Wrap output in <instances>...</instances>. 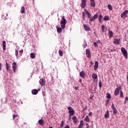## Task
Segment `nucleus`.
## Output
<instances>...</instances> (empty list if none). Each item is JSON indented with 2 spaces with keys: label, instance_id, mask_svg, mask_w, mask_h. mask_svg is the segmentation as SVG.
I'll return each mask as SVG.
<instances>
[{
  "label": "nucleus",
  "instance_id": "1",
  "mask_svg": "<svg viewBox=\"0 0 128 128\" xmlns=\"http://www.w3.org/2000/svg\"><path fill=\"white\" fill-rule=\"evenodd\" d=\"M60 24H61L62 28L64 29L66 28V18H64V16H62V20Z\"/></svg>",
  "mask_w": 128,
  "mask_h": 128
},
{
  "label": "nucleus",
  "instance_id": "2",
  "mask_svg": "<svg viewBox=\"0 0 128 128\" xmlns=\"http://www.w3.org/2000/svg\"><path fill=\"white\" fill-rule=\"evenodd\" d=\"M121 52L126 60L128 59V51L126 50V48L122 47L121 48Z\"/></svg>",
  "mask_w": 128,
  "mask_h": 128
},
{
  "label": "nucleus",
  "instance_id": "3",
  "mask_svg": "<svg viewBox=\"0 0 128 128\" xmlns=\"http://www.w3.org/2000/svg\"><path fill=\"white\" fill-rule=\"evenodd\" d=\"M122 90V86H120L118 88H116L114 92V95L116 96L120 94V92Z\"/></svg>",
  "mask_w": 128,
  "mask_h": 128
},
{
  "label": "nucleus",
  "instance_id": "4",
  "mask_svg": "<svg viewBox=\"0 0 128 128\" xmlns=\"http://www.w3.org/2000/svg\"><path fill=\"white\" fill-rule=\"evenodd\" d=\"M128 10H125L124 12H123L120 14L121 18H128Z\"/></svg>",
  "mask_w": 128,
  "mask_h": 128
},
{
  "label": "nucleus",
  "instance_id": "5",
  "mask_svg": "<svg viewBox=\"0 0 128 128\" xmlns=\"http://www.w3.org/2000/svg\"><path fill=\"white\" fill-rule=\"evenodd\" d=\"M86 54L88 58H92V54L90 53V49L86 50Z\"/></svg>",
  "mask_w": 128,
  "mask_h": 128
},
{
  "label": "nucleus",
  "instance_id": "6",
  "mask_svg": "<svg viewBox=\"0 0 128 128\" xmlns=\"http://www.w3.org/2000/svg\"><path fill=\"white\" fill-rule=\"evenodd\" d=\"M12 68L14 72H16V70L18 68V66H16V63L14 62L12 64Z\"/></svg>",
  "mask_w": 128,
  "mask_h": 128
},
{
  "label": "nucleus",
  "instance_id": "7",
  "mask_svg": "<svg viewBox=\"0 0 128 128\" xmlns=\"http://www.w3.org/2000/svg\"><path fill=\"white\" fill-rule=\"evenodd\" d=\"M86 6V0H82L80 6L82 8H84Z\"/></svg>",
  "mask_w": 128,
  "mask_h": 128
},
{
  "label": "nucleus",
  "instance_id": "8",
  "mask_svg": "<svg viewBox=\"0 0 128 128\" xmlns=\"http://www.w3.org/2000/svg\"><path fill=\"white\" fill-rule=\"evenodd\" d=\"M92 78H93V81L94 82H98V75L96 74H92Z\"/></svg>",
  "mask_w": 128,
  "mask_h": 128
},
{
  "label": "nucleus",
  "instance_id": "9",
  "mask_svg": "<svg viewBox=\"0 0 128 128\" xmlns=\"http://www.w3.org/2000/svg\"><path fill=\"white\" fill-rule=\"evenodd\" d=\"M98 18V14H95L94 16L90 18V22H94L96 18Z\"/></svg>",
  "mask_w": 128,
  "mask_h": 128
},
{
  "label": "nucleus",
  "instance_id": "10",
  "mask_svg": "<svg viewBox=\"0 0 128 128\" xmlns=\"http://www.w3.org/2000/svg\"><path fill=\"white\" fill-rule=\"evenodd\" d=\"M113 42L115 44H120V38H115L114 39Z\"/></svg>",
  "mask_w": 128,
  "mask_h": 128
},
{
  "label": "nucleus",
  "instance_id": "11",
  "mask_svg": "<svg viewBox=\"0 0 128 128\" xmlns=\"http://www.w3.org/2000/svg\"><path fill=\"white\" fill-rule=\"evenodd\" d=\"M39 83L42 86H44V84L46 83V80H44V78H42L40 80Z\"/></svg>",
  "mask_w": 128,
  "mask_h": 128
},
{
  "label": "nucleus",
  "instance_id": "12",
  "mask_svg": "<svg viewBox=\"0 0 128 128\" xmlns=\"http://www.w3.org/2000/svg\"><path fill=\"white\" fill-rule=\"evenodd\" d=\"M83 26L84 28V30H85L86 32H89V30H90V28L88 26V25H86V24H84Z\"/></svg>",
  "mask_w": 128,
  "mask_h": 128
},
{
  "label": "nucleus",
  "instance_id": "13",
  "mask_svg": "<svg viewBox=\"0 0 128 128\" xmlns=\"http://www.w3.org/2000/svg\"><path fill=\"white\" fill-rule=\"evenodd\" d=\"M80 76L82 78H86V73H84V72L82 71L80 72Z\"/></svg>",
  "mask_w": 128,
  "mask_h": 128
},
{
  "label": "nucleus",
  "instance_id": "14",
  "mask_svg": "<svg viewBox=\"0 0 128 128\" xmlns=\"http://www.w3.org/2000/svg\"><path fill=\"white\" fill-rule=\"evenodd\" d=\"M90 6L92 8H94V6H96V2H94V0H90Z\"/></svg>",
  "mask_w": 128,
  "mask_h": 128
},
{
  "label": "nucleus",
  "instance_id": "15",
  "mask_svg": "<svg viewBox=\"0 0 128 128\" xmlns=\"http://www.w3.org/2000/svg\"><path fill=\"white\" fill-rule=\"evenodd\" d=\"M84 10H85V12L86 13V14L88 16V18H90L92 16V14H90V12H88V10L85 9Z\"/></svg>",
  "mask_w": 128,
  "mask_h": 128
},
{
  "label": "nucleus",
  "instance_id": "16",
  "mask_svg": "<svg viewBox=\"0 0 128 128\" xmlns=\"http://www.w3.org/2000/svg\"><path fill=\"white\" fill-rule=\"evenodd\" d=\"M32 94H34V95L38 94V90L36 89H34V90H32Z\"/></svg>",
  "mask_w": 128,
  "mask_h": 128
},
{
  "label": "nucleus",
  "instance_id": "17",
  "mask_svg": "<svg viewBox=\"0 0 128 128\" xmlns=\"http://www.w3.org/2000/svg\"><path fill=\"white\" fill-rule=\"evenodd\" d=\"M98 68V61H96L94 66V70H96Z\"/></svg>",
  "mask_w": 128,
  "mask_h": 128
},
{
  "label": "nucleus",
  "instance_id": "18",
  "mask_svg": "<svg viewBox=\"0 0 128 128\" xmlns=\"http://www.w3.org/2000/svg\"><path fill=\"white\" fill-rule=\"evenodd\" d=\"M108 34L109 36V38H112L114 36V33L112 31H108Z\"/></svg>",
  "mask_w": 128,
  "mask_h": 128
},
{
  "label": "nucleus",
  "instance_id": "19",
  "mask_svg": "<svg viewBox=\"0 0 128 128\" xmlns=\"http://www.w3.org/2000/svg\"><path fill=\"white\" fill-rule=\"evenodd\" d=\"M72 120L73 121V122L74 124H76V122H78V120L76 119V116H74L72 118Z\"/></svg>",
  "mask_w": 128,
  "mask_h": 128
},
{
  "label": "nucleus",
  "instance_id": "20",
  "mask_svg": "<svg viewBox=\"0 0 128 128\" xmlns=\"http://www.w3.org/2000/svg\"><path fill=\"white\" fill-rule=\"evenodd\" d=\"M104 118H110V114L108 110L104 114Z\"/></svg>",
  "mask_w": 128,
  "mask_h": 128
},
{
  "label": "nucleus",
  "instance_id": "21",
  "mask_svg": "<svg viewBox=\"0 0 128 128\" xmlns=\"http://www.w3.org/2000/svg\"><path fill=\"white\" fill-rule=\"evenodd\" d=\"M84 126V121L82 120L80 121V124L78 126V128H82Z\"/></svg>",
  "mask_w": 128,
  "mask_h": 128
},
{
  "label": "nucleus",
  "instance_id": "22",
  "mask_svg": "<svg viewBox=\"0 0 128 128\" xmlns=\"http://www.w3.org/2000/svg\"><path fill=\"white\" fill-rule=\"evenodd\" d=\"M112 110H113V113L114 114H118V110H116V107H113Z\"/></svg>",
  "mask_w": 128,
  "mask_h": 128
},
{
  "label": "nucleus",
  "instance_id": "23",
  "mask_svg": "<svg viewBox=\"0 0 128 128\" xmlns=\"http://www.w3.org/2000/svg\"><path fill=\"white\" fill-rule=\"evenodd\" d=\"M2 46H3V50H6V41L2 42Z\"/></svg>",
  "mask_w": 128,
  "mask_h": 128
},
{
  "label": "nucleus",
  "instance_id": "24",
  "mask_svg": "<svg viewBox=\"0 0 128 128\" xmlns=\"http://www.w3.org/2000/svg\"><path fill=\"white\" fill-rule=\"evenodd\" d=\"M38 122L40 126H44V120L42 119L39 120Z\"/></svg>",
  "mask_w": 128,
  "mask_h": 128
},
{
  "label": "nucleus",
  "instance_id": "25",
  "mask_svg": "<svg viewBox=\"0 0 128 128\" xmlns=\"http://www.w3.org/2000/svg\"><path fill=\"white\" fill-rule=\"evenodd\" d=\"M62 30V28L60 27L57 28V32H58V34H60Z\"/></svg>",
  "mask_w": 128,
  "mask_h": 128
},
{
  "label": "nucleus",
  "instance_id": "26",
  "mask_svg": "<svg viewBox=\"0 0 128 128\" xmlns=\"http://www.w3.org/2000/svg\"><path fill=\"white\" fill-rule=\"evenodd\" d=\"M98 20H99V22H102V14H100L99 16H98Z\"/></svg>",
  "mask_w": 128,
  "mask_h": 128
},
{
  "label": "nucleus",
  "instance_id": "27",
  "mask_svg": "<svg viewBox=\"0 0 128 128\" xmlns=\"http://www.w3.org/2000/svg\"><path fill=\"white\" fill-rule=\"evenodd\" d=\"M10 64H8V62H6V70L7 72H8L10 70Z\"/></svg>",
  "mask_w": 128,
  "mask_h": 128
},
{
  "label": "nucleus",
  "instance_id": "28",
  "mask_svg": "<svg viewBox=\"0 0 128 128\" xmlns=\"http://www.w3.org/2000/svg\"><path fill=\"white\" fill-rule=\"evenodd\" d=\"M68 113L70 116H74V110H68Z\"/></svg>",
  "mask_w": 128,
  "mask_h": 128
},
{
  "label": "nucleus",
  "instance_id": "29",
  "mask_svg": "<svg viewBox=\"0 0 128 128\" xmlns=\"http://www.w3.org/2000/svg\"><path fill=\"white\" fill-rule=\"evenodd\" d=\"M84 120L86 122H90V118H88V116H86Z\"/></svg>",
  "mask_w": 128,
  "mask_h": 128
},
{
  "label": "nucleus",
  "instance_id": "30",
  "mask_svg": "<svg viewBox=\"0 0 128 128\" xmlns=\"http://www.w3.org/2000/svg\"><path fill=\"white\" fill-rule=\"evenodd\" d=\"M58 54L60 56H64V52L61 50H58Z\"/></svg>",
  "mask_w": 128,
  "mask_h": 128
},
{
  "label": "nucleus",
  "instance_id": "31",
  "mask_svg": "<svg viewBox=\"0 0 128 128\" xmlns=\"http://www.w3.org/2000/svg\"><path fill=\"white\" fill-rule=\"evenodd\" d=\"M30 56L31 58H36V54H34V53H31L30 54Z\"/></svg>",
  "mask_w": 128,
  "mask_h": 128
},
{
  "label": "nucleus",
  "instance_id": "32",
  "mask_svg": "<svg viewBox=\"0 0 128 128\" xmlns=\"http://www.w3.org/2000/svg\"><path fill=\"white\" fill-rule=\"evenodd\" d=\"M108 8L110 10H112V6L110 4H108Z\"/></svg>",
  "mask_w": 128,
  "mask_h": 128
},
{
  "label": "nucleus",
  "instance_id": "33",
  "mask_svg": "<svg viewBox=\"0 0 128 128\" xmlns=\"http://www.w3.org/2000/svg\"><path fill=\"white\" fill-rule=\"evenodd\" d=\"M64 120H62L61 122V124H60V128H62L64 127Z\"/></svg>",
  "mask_w": 128,
  "mask_h": 128
},
{
  "label": "nucleus",
  "instance_id": "34",
  "mask_svg": "<svg viewBox=\"0 0 128 128\" xmlns=\"http://www.w3.org/2000/svg\"><path fill=\"white\" fill-rule=\"evenodd\" d=\"M101 28H102V32H104V28H105L104 25V24L102 25Z\"/></svg>",
  "mask_w": 128,
  "mask_h": 128
},
{
  "label": "nucleus",
  "instance_id": "35",
  "mask_svg": "<svg viewBox=\"0 0 128 128\" xmlns=\"http://www.w3.org/2000/svg\"><path fill=\"white\" fill-rule=\"evenodd\" d=\"M20 12H21L22 14H24V6L22 7Z\"/></svg>",
  "mask_w": 128,
  "mask_h": 128
},
{
  "label": "nucleus",
  "instance_id": "36",
  "mask_svg": "<svg viewBox=\"0 0 128 128\" xmlns=\"http://www.w3.org/2000/svg\"><path fill=\"white\" fill-rule=\"evenodd\" d=\"M104 20H110V18L108 16H105L104 18Z\"/></svg>",
  "mask_w": 128,
  "mask_h": 128
},
{
  "label": "nucleus",
  "instance_id": "37",
  "mask_svg": "<svg viewBox=\"0 0 128 128\" xmlns=\"http://www.w3.org/2000/svg\"><path fill=\"white\" fill-rule=\"evenodd\" d=\"M107 98H109L110 100L112 98V96H110V94H108L106 96Z\"/></svg>",
  "mask_w": 128,
  "mask_h": 128
},
{
  "label": "nucleus",
  "instance_id": "38",
  "mask_svg": "<svg viewBox=\"0 0 128 128\" xmlns=\"http://www.w3.org/2000/svg\"><path fill=\"white\" fill-rule=\"evenodd\" d=\"M15 56H18V50H15Z\"/></svg>",
  "mask_w": 128,
  "mask_h": 128
},
{
  "label": "nucleus",
  "instance_id": "39",
  "mask_svg": "<svg viewBox=\"0 0 128 128\" xmlns=\"http://www.w3.org/2000/svg\"><path fill=\"white\" fill-rule=\"evenodd\" d=\"M82 16L83 20H85L84 16H86V14H84V12H82Z\"/></svg>",
  "mask_w": 128,
  "mask_h": 128
},
{
  "label": "nucleus",
  "instance_id": "40",
  "mask_svg": "<svg viewBox=\"0 0 128 128\" xmlns=\"http://www.w3.org/2000/svg\"><path fill=\"white\" fill-rule=\"evenodd\" d=\"M12 118H13V120H14L16 118H18V116L14 114Z\"/></svg>",
  "mask_w": 128,
  "mask_h": 128
},
{
  "label": "nucleus",
  "instance_id": "41",
  "mask_svg": "<svg viewBox=\"0 0 128 128\" xmlns=\"http://www.w3.org/2000/svg\"><path fill=\"white\" fill-rule=\"evenodd\" d=\"M124 96V93L122 92V91H120V97L122 98Z\"/></svg>",
  "mask_w": 128,
  "mask_h": 128
},
{
  "label": "nucleus",
  "instance_id": "42",
  "mask_svg": "<svg viewBox=\"0 0 128 128\" xmlns=\"http://www.w3.org/2000/svg\"><path fill=\"white\" fill-rule=\"evenodd\" d=\"M68 110H74V108H72V106H69L68 107Z\"/></svg>",
  "mask_w": 128,
  "mask_h": 128
},
{
  "label": "nucleus",
  "instance_id": "43",
  "mask_svg": "<svg viewBox=\"0 0 128 128\" xmlns=\"http://www.w3.org/2000/svg\"><path fill=\"white\" fill-rule=\"evenodd\" d=\"M68 110H74V108H72V106H69L68 107Z\"/></svg>",
  "mask_w": 128,
  "mask_h": 128
},
{
  "label": "nucleus",
  "instance_id": "44",
  "mask_svg": "<svg viewBox=\"0 0 128 128\" xmlns=\"http://www.w3.org/2000/svg\"><path fill=\"white\" fill-rule=\"evenodd\" d=\"M20 56H22V52H24V50L22 49L20 50Z\"/></svg>",
  "mask_w": 128,
  "mask_h": 128
},
{
  "label": "nucleus",
  "instance_id": "45",
  "mask_svg": "<svg viewBox=\"0 0 128 128\" xmlns=\"http://www.w3.org/2000/svg\"><path fill=\"white\" fill-rule=\"evenodd\" d=\"M98 86H99V88H102V81H100L99 84H98Z\"/></svg>",
  "mask_w": 128,
  "mask_h": 128
},
{
  "label": "nucleus",
  "instance_id": "46",
  "mask_svg": "<svg viewBox=\"0 0 128 128\" xmlns=\"http://www.w3.org/2000/svg\"><path fill=\"white\" fill-rule=\"evenodd\" d=\"M72 116H73V115H70V114H69L68 118V120H72Z\"/></svg>",
  "mask_w": 128,
  "mask_h": 128
},
{
  "label": "nucleus",
  "instance_id": "47",
  "mask_svg": "<svg viewBox=\"0 0 128 128\" xmlns=\"http://www.w3.org/2000/svg\"><path fill=\"white\" fill-rule=\"evenodd\" d=\"M94 46L96 48V46H98V44H96V42H94Z\"/></svg>",
  "mask_w": 128,
  "mask_h": 128
},
{
  "label": "nucleus",
  "instance_id": "48",
  "mask_svg": "<svg viewBox=\"0 0 128 128\" xmlns=\"http://www.w3.org/2000/svg\"><path fill=\"white\" fill-rule=\"evenodd\" d=\"M82 46L84 48H86V44H83Z\"/></svg>",
  "mask_w": 128,
  "mask_h": 128
},
{
  "label": "nucleus",
  "instance_id": "49",
  "mask_svg": "<svg viewBox=\"0 0 128 128\" xmlns=\"http://www.w3.org/2000/svg\"><path fill=\"white\" fill-rule=\"evenodd\" d=\"M88 116H92V112H89Z\"/></svg>",
  "mask_w": 128,
  "mask_h": 128
},
{
  "label": "nucleus",
  "instance_id": "50",
  "mask_svg": "<svg viewBox=\"0 0 128 128\" xmlns=\"http://www.w3.org/2000/svg\"><path fill=\"white\" fill-rule=\"evenodd\" d=\"M126 100H126V97L125 98V101L124 102V104H126Z\"/></svg>",
  "mask_w": 128,
  "mask_h": 128
},
{
  "label": "nucleus",
  "instance_id": "51",
  "mask_svg": "<svg viewBox=\"0 0 128 128\" xmlns=\"http://www.w3.org/2000/svg\"><path fill=\"white\" fill-rule=\"evenodd\" d=\"M74 88L76 90H78V86H75Z\"/></svg>",
  "mask_w": 128,
  "mask_h": 128
},
{
  "label": "nucleus",
  "instance_id": "52",
  "mask_svg": "<svg viewBox=\"0 0 128 128\" xmlns=\"http://www.w3.org/2000/svg\"><path fill=\"white\" fill-rule=\"evenodd\" d=\"M78 82H82V78H80L79 79Z\"/></svg>",
  "mask_w": 128,
  "mask_h": 128
},
{
  "label": "nucleus",
  "instance_id": "53",
  "mask_svg": "<svg viewBox=\"0 0 128 128\" xmlns=\"http://www.w3.org/2000/svg\"><path fill=\"white\" fill-rule=\"evenodd\" d=\"M64 128H70L68 125L65 126Z\"/></svg>",
  "mask_w": 128,
  "mask_h": 128
},
{
  "label": "nucleus",
  "instance_id": "54",
  "mask_svg": "<svg viewBox=\"0 0 128 128\" xmlns=\"http://www.w3.org/2000/svg\"><path fill=\"white\" fill-rule=\"evenodd\" d=\"M112 108H116V107L114 106V104H112Z\"/></svg>",
  "mask_w": 128,
  "mask_h": 128
},
{
  "label": "nucleus",
  "instance_id": "55",
  "mask_svg": "<svg viewBox=\"0 0 128 128\" xmlns=\"http://www.w3.org/2000/svg\"><path fill=\"white\" fill-rule=\"evenodd\" d=\"M0 70H2V63L0 62Z\"/></svg>",
  "mask_w": 128,
  "mask_h": 128
},
{
  "label": "nucleus",
  "instance_id": "56",
  "mask_svg": "<svg viewBox=\"0 0 128 128\" xmlns=\"http://www.w3.org/2000/svg\"><path fill=\"white\" fill-rule=\"evenodd\" d=\"M106 102V104H108V102H110V100H107Z\"/></svg>",
  "mask_w": 128,
  "mask_h": 128
},
{
  "label": "nucleus",
  "instance_id": "57",
  "mask_svg": "<svg viewBox=\"0 0 128 128\" xmlns=\"http://www.w3.org/2000/svg\"><path fill=\"white\" fill-rule=\"evenodd\" d=\"M90 100H92V96H90Z\"/></svg>",
  "mask_w": 128,
  "mask_h": 128
},
{
  "label": "nucleus",
  "instance_id": "58",
  "mask_svg": "<svg viewBox=\"0 0 128 128\" xmlns=\"http://www.w3.org/2000/svg\"><path fill=\"white\" fill-rule=\"evenodd\" d=\"M126 100H127L128 101V97H126Z\"/></svg>",
  "mask_w": 128,
  "mask_h": 128
},
{
  "label": "nucleus",
  "instance_id": "59",
  "mask_svg": "<svg viewBox=\"0 0 128 128\" xmlns=\"http://www.w3.org/2000/svg\"><path fill=\"white\" fill-rule=\"evenodd\" d=\"M86 126H88V124H86Z\"/></svg>",
  "mask_w": 128,
  "mask_h": 128
},
{
  "label": "nucleus",
  "instance_id": "60",
  "mask_svg": "<svg viewBox=\"0 0 128 128\" xmlns=\"http://www.w3.org/2000/svg\"><path fill=\"white\" fill-rule=\"evenodd\" d=\"M92 62H91L90 63L92 64Z\"/></svg>",
  "mask_w": 128,
  "mask_h": 128
},
{
  "label": "nucleus",
  "instance_id": "61",
  "mask_svg": "<svg viewBox=\"0 0 128 128\" xmlns=\"http://www.w3.org/2000/svg\"><path fill=\"white\" fill-rule=\"evenodd\" d=\"M88 128V126L87 127V128Z\"/></svg>",
  "mask_w": 128,
  "mask_h": 128
}]
</instances>
